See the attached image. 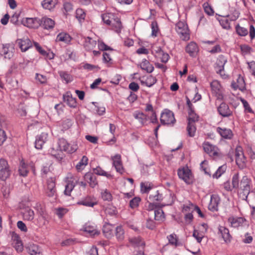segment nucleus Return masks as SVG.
<instances>
[{"label": "nucleus", "instance_id": "41", "mask_svg": "<svg viewBox=\"0 0 255 255\" xmlns=\"http://www.w3.org/2000/svg\"><path fill=\"white\" fill-rule=\"evenodd\" d=\"M129 242L132 246L135 247H140L144 245V242L140 237L129 238Z\"/></svg>", "mask_w": 255, "mask_h": 255}, {"label": "nucleus", "instance_id": "3", "mask_svg": "<svg viewBox=\"0 0 255 255\" xmlns=\"http://www.w3.org/2000/svg\"><path fill=\"white\" fill-rule=\"evenodd\" d=\"M58 147L59 151L58 152L55 153V151L54 149L51 150V155L54 157L58 161H60L63 158L62 151L67 152V147L69 146V143L64 138H60L58 142Z\"/></svg>", "mask_w": 255, "mask_h": 255}, {"label": "nucleus", "instance_id": "34", "mask_svg": "<svg viewBox=\"0 0 255 255\" xmlns=\"http://www.w3.org/2000/svg\"><path fill=\"white\" fill-rule=\"evenodd\" d=\"M227 62V58L223 55L219 56L216 62V69H220V71L224 69L225 65Z\"/></svg>", "mask_w": 255, "mask_h": 255}, {"label": "nucleus", "instance_id": "51", "mask_svg": "<svg viewBox=\"0 0 255 255\" xmlns=\"http://www.w3.org/2000/svg\"><path fill=\"white\" fill-rule=\"evenodd\" d=\"M103 60L104 63L106 64L107 66L110 67L113 64V60L110 55L107 52H104L103 54Z\"/></svg>", "mask_w": 255, "mask_h": 255}, {"label": "nucleus", "instance_id": "62", "mask_svg": "<svg viewBox=\"0 0 255 255\" xmlns=\"http://www.w3.org/2000/svg\"><path fill=\"white\" fill-rule=\"evenodd\" d=\"M240 100H241L244 106L245 112L249 113H253V111L251 108L248 102L242 98H240Z\"/></svg>", "mask_w": 255, "mask_h": 255}, {"label": "nucleus", "instance_id": "8", "mask_svg": "<svg viewBox=\"0 0 255 255\" xmlns=\"http://www.w3.org/2000/svg\"><path fill=\"white\" fill-rule=\"evenodd\" d=\"M11 173V171L7 161L3 158L0 159V179L5 181L8 178Z\"/></svg>", "mask_w": 255, "mask_h": 255}, {"label": "nucleus", "instance_id": "64", "mask_svg": "<svg viewBox=\"0 0 255 255\" xmlns=\"http://www.w3.org/2000/svg\"><path fill=\"white\" fill-rule=\"evenodd\" d=\"M111 228L112 226L110 224L105 225L103 227V233L105 234V235L108 238L110 237L112 235Z\"/></svg>", "mask_w": 255, "mask_h": 255}, {"label": "nucleus", "instance_id": "2", "mask_svg": "<svg viewBox=\"0 0 255 255\" xmlns=\"http://www.w3.org/2000/svg\"><path fill=\"white\" fill-rule=\"evenodd\" d=\"M79 177L76 175L71 173H68L66 178V185H65V189L64 193L66 195H70L71 191L74 189L76 184H79L83 187H85L87 185L86 183L83 181L79 182Z\"/></svg>", "mask_w": 255, "mask_h": 255}, {"label": "nucleus", "instance_id": "23", "mask_svg": "<svg viewBox=\"0 0 255 255\" xmlns=\"http://www.w3.org/2000/svg\"><path fill=\"white\" fill-rule=\"evenodd\" d=\"M18 45L22 52H25L32 47V42L28 38H23L17 40Z\"/></svg>", "mask_w": 255, "mask_h": 255}, {"label": "nucleus", "instance_id": "24", "mask_svg": "<svg viewBox=\"0 0 255 255\" xmlns=\"http://www.w3.org/2000/svg\"><path fill=\"white\" fill-rule=\"evenodd\" d=\"M85 180L92 188H94L97 184L98 181L96 176L91 172L86 173L84 176Z\"/></svg>", "mask_w": 255, "mask_h": 255}, {"label": "nucleus", "instance_id": "31", "mask_svg": "<svg viewBox=\"0 0 255 255\" xmlns=\"http://www.w3.org/2000/svg\"><path fill=\"white\" fill-rule=\"evenodd\" d=\"M57 2V0H43L41 1V5L43 8L51 10L54 8Z\"/></svg>", "mask_w": 255, "mask_h": 255}, {"label": "nucleus", "instance_id": "20", "mask_svg": "<svg viewBox=\"0 0 255 255\" xmlns=\"http://www.w3.org/2000/svg\"><path fill=\"white\" fill-rule=\"evenodd\" d=\"M228 221L232 227L238 228L243 225L244 222H246V219L242 217L232 216L228 218Z\"/></svg>", "mask_w": 255, "mask_h": 255}, {"label": "nucleus", "instance_id": "5", "mask_svg": "<svg viewBox=\"0 0 255 255\" xmlns=\"http://www.w3.org/2000/svg\"><path fill=\"white\" fill-rule=\"evenodd\" d=\"M251 181L247 176H244L241 179L239 188L242 191L240 194H243V199H247L251 191Z\"/></svg>", "mask_w": 255, "mask_h": 255}, {"label": "nucleus", "instance_id": "1", "mask_svg": "<svg viewBox=\"0 0 255 255\" xmlns=\"http://www.w3.org/2000/svg\"><path fill=\"white\" fill-rule=\"evenodd\" d=\"M104 22L110 26L112 30L117 33H120L123 28L122 23L118 16L113 13H106L102 15Z\"/></svg>", "mask_w": 255, "mask_h": 255}, {"label": "nucleus", "instance_id": "49", "mask_svg": "<svg viewBox=\"0 0 255 255\" xmlns=\"http://www.w3.org/2000/svg\"><path fill=\"white\" fill-rule=\"evenodd\" d=\"M187 130L189 136L191 137L194 136L196 130L195 123H188Z\"/></svg>", "mask_w": 255, "mask_h": 255}, {"label": "nucleus", "instance_id": "39", "mask_svg": "<svg viewBox=\"0 0 255 255\" xmlns=\"http://www.w3.org/2000/svg\"><path fill=\"white\" fill-rule=\"evenodd\" d=\"M28 253L30 255H40L41 250L38 246L34 244H30L28 247Z\"/></svg>", "mask_w": 255, "mask_h": 255}, {"label": "nucleus", "instance_id": "25", "mask_svg": "<svg viewBox=\"0 0 255 255\" xmlns=\"http://www.w3.org/2000/svg\"><path fill=\"white\" fill-rule=\"evenodd\" d=\"M22 217L24 220L31 221L34 218V212L33 210L27 207L22 211Z\"/></svg>", "mask_w": 255, "mask_h": 255}, {"label": "nucleus", "instance_id": "9", "mask_svg": "<svg viewBox=\"0 0 255 255\" xmlns=\"http://www.w3.org/2000/svg\"><path fill=\"white\" fill-rule=\"evenodd\" d=\"M178 175L187 184H190L192 182V175L191 170L187 167L179 169Z\"/></svg>", "mask_w": 255, "mask_h": 255}, {"label": "nucleus", "instance_id": "61", "mask_svg": "<svg viewBox=\"0 0 255 255\" xmlns=\"http://www.w3.org/2000/svg\"><path fill=\"white\" fill-rule=\"evenodd\" d=\"M200 167L206 174L211 176V174L209 169L208 168V161L207 160L203 161L200 164Z\"/></svg>", "mask_w": 255, "mask_h": 255}, {"label": "nucleus", "instance_id": "50", "mask_svg": "<svg viewBox=\"0 0 255 255\" xmlns=\"http://www.w3.org/2000/svg\"><path fill=\"white\" fill-rule=\"evenodd\" d=\"M149 199L151 201H161L163 199L162 195L159 192L158 190H156L155 193L149 195Z\"/></svg>", "mask_w": 255, "mask_h": 255}, {"label": "nucleus", "instance_id": "12", "mask_svg": "<svg viewBox=\"0 0 255 255\" xmlns=\"http://www.w3.org/2000/svg\"><path fill=\"white\" fill-rule=\"evenodd\" d=\"M14 51V48L13 44H5L3 45L0 54L4 58L10 59L13 57Z\"/></svg>", "mask_w": 255, "mask_h": 255}, {"label": "nucleus", "instance_id": "28", "mask_svg": "<svg viewBox=\"0 0 255 255\" xmlns=\"http://www.w3.org/2000/svg\"><path fill=\"white\" fill-rule=\"evenodd\" d=\"M186 51L191 56H194L198 51V47L196 43L190 42L186 47Z\"/></svg>", "mask_w": 255, "mask_h": 255}, {"label": "nucleus", "instance_id": "58", "mask_svg": "<svg viewBox=\"0 0 255 255\" xmlns=\"http://www.w3.org/2000/svg\"><path fill=\"white\" fill-rule=\"evenodd\" d=\"M232 185L234 188L237 189L239 188V176L238 173L233 175L232 179Z\"/></svg>", "mask_w": 255, "mask_h": 255}, {"label": "nucleus", "instance_id": "18", "mask_svg": "<svg viewBox=\"0 0 255 255\" xmlns=\"http://www.w3.org/2000/svg\"><path fill=\"white\" fill-rule=\"evenodd\" d=\"M46 194L49 197H53L54 199H56V189L55 184L52 179L47 180V188Z\"/></svg>", "mask_w": 255, "mask_h": 255}, {"label": "nucleus", "instance_id": "42", "mask_svg": "<svg viewBox=\"0 0 255 255\" xmlns=\"http://www.w3.org/2000/svg\"><path fill=\"white\" fill-rule=\"evenodd\" d=\"M199 116L195 113L194 109L188 110V123H195L199 120Z\"/></svg>", "mask_w": 255, "mask_h": 255}, {"label": "nucleus", "instance_id": "10", "mask_svg": "<svg viewBox=\"0 0 255 255\" xmlns=\"http://www.w3.org/2000/svg\"><path fill=\"white\" fill-rule=\"evenodd\" d=\"M203 148L205 152L208 153L210 156L213 158H216L219 156V149L218 147L212 144L209 142L205 141L203 143Z\"/></svg>", "mask_w": 255, "mask_h": 255}, {"label": "nucleus", "instance_id": "13", "mask_svg": "<svg viewBox=\"0 0 255 255\" xmlns=\"http://www.w3.org/2000/svg\"><path fill=\"white\" fill-rule=\"evenodd\" d=\"M113 161V166L115 168L117 172L122 174L124 172V168L123 165L121 156L119 154L111 157Z\"/></svg>", "mask_w": 255, "mask_h": 255}, {"label": "nucleus", "instance_id": "26", "mask_svg": "<svg viewBox=\"0 0 255 255\" xmlns=\"http://www.w3.org/2000/svg\"><path fill=\"white\" fill-rule=\"evenodd\" d=\"M219 230L225 243H230L232 238L229 233V230L224 227H220Z\"/></svg>", "mask_w": 255, "mask_h": 255}, {"label": "nucleus", "instance_id": "38", "mask_svg": "<svg viewBox=\"0 0 255 255\" xmlns=\"http://www.w3.org/2000/svg\"><path fill=\"white\" fill-rule=\"evenodd\" d=\"M94 173L98 175L103 176L106 177L107 178H113V176L110 173L105 171L102 168L98 166L93 169Z\"/></svg>", "mask_w": 255, "mask_h": 255}, {"label": "nucleus", "instance_id": "57", "mask_svg": "<svg viewBox=\"0 0 255 255\" xmlns=\"http://www.w3.org/2000/svg\"><path fill=\"white\" fill-rule=\"evenodd\" d=\"M157 52L158 56H161L160 57L161 61L163 63H166L169 59V55L166 53H164L161 50L160 48H158Z\"/></svg>", "mask_w": 255, "mask_h": 255}, {"label": "nucleus", "instance_id": "22", "mask_svg": "<svg viewBox=\"0 0 255 255\" xmlns=\"http://www.w3.org/2000/svg\"><path fill=\"white\" fill-rule=\"evenodd\" d=\"M64 102L71 108H75L77 106L76 99L73 98L70 92H67L63 95Z\"/></svg>", "mask_w": 255, "mask_h": 255}, {"label": "nucleus", "instance_id": "55", "mask_svg": "<svg viewBox=\"0 0 255 255\" xmlns=\"http://www.w3.org/2000/svg\"><path fill=\"white\" fill-rule=\"evenodd\" d=\"M226 167L225 165L220 166L216 171L213 174V177L214 178H219L226 171Z\"/></svg>", "mask_w": 255, "mask_h": 255}, {"label": "nucleus", "instance_id": "29", "mask_svg": "<svg viewBox=\"0 0 255 255\" xmlns=\"http://www.w3.org/2000/svg\"><path fill=\"white\" fill-rule=\"evenodd\" d=\"M133 116L134 118L142 125L146 124L148 119V118L146 115L144 114L143 113L138 111H135L133 114Z\"/></svg>", "mask_w": 255, "mask_h": 255}, {"label": "nucleus", "instance_id": "48", "mask_svg": "<svg viewBox=\"0 0 255 255\" xmlns=\"http://www.w3.org/2000/svg\"><path fill=\"white\" fill-rule=\"evenodd\" d=\"M78 148L77 142L76 141H72L69 143V146L67 147V152L69 153H73L76 152Z\"/></svg>", "mask_w": 255, "mask_h": 255}, {"label": "nucleus", "instance_id": "16", "mask_svg": "<svg viewBox=\"0 0 255 255\" xmlns=\"http://www.w3.org/2000/svg\"><path fill=\"white\" fill-rule=\"evenodd\" d=\"M48 134L46 132H42L36 137L35 147L38 149L42 148L43 145L47 140Z\"/></svg>", "mask_w": 255, "mask_h": 255}, {"label": "nucleus", "instance_id": "21", "mask_svg": "<svg viewBox=\"0 0 255 255\" xmlns=\"http://www.w3.org/2000/svg\"><path fill=\"white\" fill-rule=\"evenodd\" d=\"M82 230L91 237L98 235L99 234L96 227L90 223H86L83 227Z\"/></svg>", "mask_w": 255, "mask_h": 255}, {"label": "nucleus", "instance_id": "7", "mask_svg": "<svg viewBox=\"0 0 255 255\" xmlns=\"http://www.w3.org/2000/svg\"><path fill=\"white\" fill-rule=\"evenodd\" d=\"M160 121L163 125H173L176 120L174 114L171 111L165 109L161 114Z\"/></svg>", "mask_w": 255, "mask_h": 255}, {"label": "nucleus", "instance_id": "37", "mask_svg": "<svg viewBox=\"0 0 255 255\" xmlns=\"http://www.w3.org/2000/svg\"><path fill=\"white\" fill-rule=\"evenodd\" d=\"M88 163V158L86 156H83L79 162L77 164L76 168L78 171H81L87 166Z\"/></svg>", "mask_w": 255, "mask_h": 255}, {"label": "nucleus", "instance_id": "46", "mask_svg": "<svg viewBox=\"0 0 255 255\" xmlns=\"http://www.w3.org/2000/svg\"><path fill=\"white\" fill-rule=\"evenodd\" d=\"M68 211L66 208L58 207L54 209V214L56 215L59 218H62Z\"/></svg>", "mask_w": 255, "mask_h": 255}, {"label": "nucleus", "instance_id": "60", "mask_svg": "<svg viewBox=\"0 0 255 255\" xmlns=\"http://www.w3.org/2000/svg\"><path fill=\"white\" fill-rule=\"evenodd\" d=\"M203 7L205 12L209 15H213L214 11L212 7L208 2H205L203 4Z\"/></svg>", "mask_w": 255, "mask_h": 255}, {"label": "nucleus", "instance_id": "11", "mask_svg": "<svg viewBox=\"0 0 255 255\" xmlns=\"http://www.w3.org/2000/svg\"><path fill=\"white\" fill-rule=\"evenodd\" d=\"M210 87L212 94L218 99L223 98V89L219 82L214 80L210 83Z\"/></svg>", "mask_w": 255, "mask_h": 255}, {"label": "nucleus", "instance_id": "27", "mask_svg": "<svg viewBox=\"0 0 255 255\" xmlns=\"http://www.w3.org/2000/svg\"><path fill=\"white\" fill-rule=\"evenodd\" d=\"M217 131L220 135L226 139H231L233 136L232 131L229 128H217Z\"/></svg>", "mask_w": 255, "mask_h": 255}, {"label": "nucleus", "instance_id": "33", "mask_svg": "<svg viewBox=\"0 0 255 255\" xmlns=\"http://www.w3.org/2000/svg\"><path fill=\"white\" fill-rule=\"evenodd\" d=\"M96 44L97 42L96 40L89 37H87L85 39L84 46L87 50L90 51L95 47Z\"/></svg>", "mask_w": 255, "mask_h": 255}, {"label": "nucleus", "instance_id": "59", "mask_svg": "<svg viewBox=\"0 0 255 255\" xmlns=\"http://www.w3.org/2000/svg\"><path fill=\"white\" fill-rule=\"evenodd\" d=\"M15 238L16 239H14V241L15 242V249L18 252H21L23 250V245L22 242L20 240L19 237H16Z\"/></svg>", "mask_w": 255, "mask_h": 255}, {"label": "nucleus", "instance_id": "63", "mask_svg": "<svg viewBox=\"0 0 255 255\" xmlns=\"http://www.w3.org/2000/svg\"><path fill=\"white\" fill-rule=\"evenodd\" d=\"M140 202V198L139 197H134L131 199L129 202V206L131 208H135L138 207L139 202Z\"/></svg>", "mask_w": 255, "mask_h": 255}, {"label": "nucleus", "instance_id": "30", "mask_svg": "<svg viewBox=\"0 0 255 255\" xmlns=\"http://www.w3.org/2000/svg\"><path fill=\"white\" fill-rule=\"evenodd\" d=\"M42 24L44 28L50 29L53 28L55 25L54 21L51 18L43 17L40 20V25Z\"/></svg>", "mask_w": 255, "mask_h": 255}, {"label": "nucleus", "instance_id": "40", "mask_svg": "<svg viewBox=\"0 0 255 255\" xmlns=\"http://www.w3.org/2000/svg\"><path fill=\"white\" fill-rule=\"evenodd\" d=\"M140 82L142 85H145L146 86L150 87L156 82V79L154 77L150 75L145 80H140Z\"/></svg>", "mask_w": 255, "mask_h": 255}, {"label": "nucleus", "instance_id": "56", "mask_svg": "<svg viewBox=\"0 0 255 255\" xmlns=\"http://www.w3.org/2000/svg\"><path fill=\"white\" fill-rule=\"evenodd\" d=\"M86 13L83 9L78 8L76 11V17L81 22L85 19Z\"/></svg>", "mask_w": 255, "mask_h": 255}, {"label": "nucleus", "instance_id": "6", "mask_svg": "<svg viewBox=\"0 0 255 255\" xmlns=\"http://www.w3.org/2000/svg\"><path fill=\"white\" fill-rule=\"evenodd\" d=\"M236 162L240 168L243 169L246 166L247 159L245 156L242 147L238 146L235 150Z\"/></svg>", "mask_w": 255, "mask_h": 255}, {"label": "nucleus", "instance_id": "54", "mask_svg": "<svg viewBox=\"0 0 255 255\" xmlns=\"http://www.w3.org/2000/svg\"><path fill=\"white\" fill-rule=\"evenodd\" d=\"M59 73L62 79L65 81L66 83L72 81V77L68 73L65 71H60Z\"/></svg>", "mask_w": 255, "mask_h": 255}, {"label": "nucleus", "instance_id": "44", "mask_svg": "<svg viewBox=\"0 0 255 255\" xmlns=\"http://www.w3.org/2000/svg\"><path fill=\"white\" fill-rule=\"evenodd\" d=\"M235 29L237 33L240 36H245L247 35L249 33L247 28L241 26L239 24L236 25Z\"/></svg>", "mask_w": 255, "mask_h": 255}, {"label": "nucleus", "instance_id": "52", "mask_svg": "<svg viewBox=\"0 0 255 255\" xmlns=\"http://www.w3.org/2000/svg\"><path fill=\"white\" fill-rule=\"evenodd\" d=\"M124 234L125 232L122 226H118L116 229V235L117 238L120 240L122 241L124 239Z\"/></svg>", "mask_w": 255, "mask_h": 255}, {"label": "nucleus", "instance_id": "32", "mask_svg": "<svg viewBox=\"0 0 255 255\" xmlns=\"http://www.w3.org/2000/svg\"><path fill=\"white\" fill-rule=\"evenodd\" d=\"M77 204L87 207H93L97 204V202L95 201V200L93 198L90 196H88L79 201Z\"/></svg>", "mask_w": 255, "mask_h": 255}, {"label": "nucleus", "instance_id": "35", "mask_svg": "<svg viewBox=\"0 0 255 255\" xmlns=\"http://www.w3.org/2000/svg\"><path fill=\"white\" fill-rule=\"evenodd\" d=\"M140 66L142 70L146 71L148 73H151L154 70V67L152 65L145 59L142 60Z\"/></svg>", "mask_w": 255, "mask_h": 255}, {"label": "nucleus", "instance_id": "36", "mask_svg": "<svg viewBox=\"0 0 255 255\" xmlns=\"http://www.w3.org/2000/svg\"><path fill=\"white\" fill-rule=\"evenodd\" d=\"M71 36L69 34L65 32L59 33L56 37L57 41H61L66 43H68L71 41Z\"/></svg>", "mask_w": 255, "mask_h": 255}, {"label": "nucleus", "instance_id": "53", "mask_svg": "<svg viewBox=\"0 0 255 255\" xmlns=\"http://www.w3.org/2000/svg\"><path fill=\"white\" fill-rule=\"evenodd\" d=\"M101 196L105 201H111L113 198L111 192L107 189H105L101 192Z\"/></svg>", "mask_w": 255, "mask_h": 255}, {"label": "nucleus", "instance_id": "45", "mask_svg": "<svg viewBox=\"0 0 255 255\" xmlns=\"http://www.w3.org/2000/svg\"><path fill=\"white\" fill-rule=\"evenodd\" d=\"M154 219L156 221H163L164 220L165 217L164 213L161 208H157L155 210L154 212Z\"/></svg>", "mask_w": 255, "mask_h": 255}, {"label": "nucleus", "instance_id": "15", "mask_svg": "<svg viewBox=\"0 0 255 255\" xmlns=\"http://www.w3.org/2000/svg\"><path fill=\"white\" fill-rule=\"evenodd\" d=\"M30 169L33 171L34 170V165L33 162L26 164L23 161L20 162L18 171L21 176H26Z\"/></svg>", "mask_w": 255, "mask_h": 255}, {"label": "nucleus", "instance_id": "14", "mask_svg": "<svg viewBox=\"0 0 255 255\" xmlns=\"http://www.w3.org/2000/svg\"><path fill=\"white\" fill-rule=\"evenodd\" d=\"M22 23L25 26L36 28L40 25V20L36 17L34 18H24L22 20Z\"/></svg>", "mask_w": 255, "mask_h": 255}, {"label": "nucleus", "instance_id": "43", "mask_svg": "<svg viewBox=\"0 0 255 255\" xmlns=\"http://www.w3.org/2000/svg\"><path fill=\"white\" fill-rule=\"evenodd\" d=\"M152 187L153 185L150 182H145L140 183V190L142 193H148Z\"/></svg>", "mask_w": 255, "mask_h": 255}, {"label": "nucleus", "instance_id": "17", "mask_svg": "<svg viewBox=\"0 0 255 255\" xmlns=\"http://www.w3.org/2000/svg\"><path fill=\"white\" fill-rule=\"evenodd\" d=\"M220 203V198L217 194H213L211 196L210 202L208 205L209 210L214 212L218 210V206Z\"/></svg>", "mask_w": 255, "mask_h": 255}, {"label": "nucleus", "instance_id": "47", "mask_svg": "<svg viewBox=\"0 0 255 255\" xmlns=\"http://www.w3.org/2000/svg\"><path fill=\"white\" fill-rule=\"evenodd\" d=\"M219 22L222 27L225 29L231 28L230 21L227 17H223L219 20Z\"/></svg>", "mask_w": 255, "mask_h": 255}, {"label": "nucleus", "instance_id": "4", "mask_svg": "<svg viewBox=\"0 0 255 255\" xmlns=\"http://www.w3.org/2000/svg\"><path fill=\"white\" fill-rule=\"evenodd\" d=\"M175 29L181 39L187 40L189 39V33L188 26L183 21H179L175 26Z\"/></svg>", "mask_w": 255, "mask_h": 255}, {"label": "nucleus", "instance_id": "19", "mask_svg": "<svg viewBox=\"0 0 255 255\" xmlns=\"http://www.w3.org/2000/svg\"><path fill=\"white\" fill-rule=\"evenodd\" d=\"M218 112L223 117H229L232 115V112L229 106L225 103H222L218 108Z\"/></svg>", "mask_w": 255, "mask_h": 255}]
</instances>
